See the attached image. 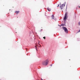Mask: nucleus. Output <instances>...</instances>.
<instances>
[{
    "mask_svg": "<svg viewBox=\"0 0 80 80\" xmlns=\"http://www.w3.org/2000/svg\"><path fill=\"white\" fill-rule=\"evenodd\" d=\"M48 63V60H47L43 61L42 62V64L43 65H47Z\"/></svg>",
    "mask_w": 80,
    "mask_h": 80,
    "instance_id": "f257e3e1",
    "label": "nucleus"
},
{
    "mask_svg": "<svg viewBox=\"0 0 80 80\" xmlns=\"http://www.w3.org/2000/svg\"><path fill=\"white\" fill-rule=\"evenodd\" d=\"M65 4H62L60 6V8L61 9V10H62V9H63V8H64V7H65Z\"/></svg>",
    "mask_w": 80,
    "mask_h": 80,
    "instance_id": "f03ea898",
    "label": "nucleus"
},
{
    "mask_svg": "<svg viewBox=\"0 0 80 80\" xmlns=\"http://www.w3.org/2000/svg\"><path fill=\"white\" fill-rule=\"evenodd\" d=\"M62 29L64 30L65 32L66 33H68V29L65 27H62Z\"/></svg>",
    "mask_w": 80,
    "mask_h": 80,
    "instance_id": "7ed1b4c3",
    "label": "nucleus"
},
{
    "mask_svg": "<svg viewBox=\"0 0 80 80\" xmlns=\"http://www.w3.org/2000/svg\"><path fill=\"white\" fill-rule=\"evenodd\" d=\"M67 13H66L64 17V18H63V20H67Z\"/></svg>",
    "mask_w": 80,
    "mask_h": 80,
    "instance_id": "20e7f679",
    "label": "nucleus"
},
{
    "mask_svg": "<svg viewBox=\"0 0 80 80\" xmlns=\"http://www.w3.org/2000/svg\"><path fill=\"white\" fill-rule=\"evenodd\" d=\"M19 12H20V11H15V13H16V14H18V13H19Z\"/></svg>",
    "mask_w": 80,
    "mask_h": 80,
    "instance_id": "39448f33",
    "label": "nucleus"
},
{
    "mask_svg": "<svg viewBox=\"0 0 80 80\" xmlns=\"http://www.w3.org/2000/svg\"><path fill=\"white\" fill-rule=\"evenodd\" d=\"M48 10L49 12H50V11H51V9L48 8Z\"/></svg>",
    "mask_w": 80,
    "mask_h": 80,
    "instance_id": "423d86ee",
    "label": "nucleus"
},
{
    "mask_svg": "<svg viewBox=\"0 0 80 80\" xmlns=\"http://www.w3.org/2000/svg\"><path fill=\"white\" fill-rule=\"evenodd\" d=\"M65 24H62L61 25V26H62V27H64V26H65Z\"/></svg>",
    "mask_w": 80,
    "mask_h": 80,
    "instance_id": "0eeeda50",
    "label": "nucleus"
},
{
    "mask_svg": "<svg viewBox=\"0 0 80 80\" xmlns=\"http://www.w3.org/2000/svg\"><path fill=\"white\" fill-rule=\"evenodd\" d=\"M52 19H54V15H52Z\"/></svg>",
    "mask_w": 80,
    "mask_h": 80,
    "instance_id": "6e6552de",
    "label": "nucleus"
},
{
    "mask_svg": "<svg viewBox=\"0 0 80 80\" xmlns=\"http://www.w3.org/2000/svg\"><path fill=\"white\" fill-rule=\"evenodd\" d=\"M78 25H79V26H80V22H79L78 23Z\"/></svg>",
    "mask_w": 80,
    "mask_h": 80,
    "instance_id": "1a4fd4ad",
    "label": "nucleus"
},
{
    "mask_svg": "<svg viewBox=\"0 0 80 80\" xmlns=\"http://www.w3.org/2000/svg\"><path fill=\"white\" fill-rule=\"evenodd\" d=\"M43 38H44V39H45V37H43Z\"/></svg>",
    "mask_w": 80,
    "mask_h": 80,
    "instance_id": "9d476101",
    "label": "nucleus"
},
{
    "mask_svg": "<svg viewBox=\"0 0 80 80\" xmlns=\"http://www.w3.org/2000/svg\"><path fill=\"white\" fill-rule=\"evenodd\" d=\"M35 47L36 48V50H37V47L36 46H35Z\"/></svg>",
    "mask_w": 80,
    "mask_h": 80,
    "instance_id": "9b49d317",
    "label": "nucleus"
},
{
    "mask_svg": "<svg viewBox=\"0 0 80 80\" xmlns=\"http://www.w3.org/2000/svg\"><path fill=\"white\" fill-rule=\"evenodd\" d=\"M59 7V4L58 5V6L57 7Z\"/></svg>",
    "mask_w": 80,
    "mask_h": 80,
    "instance_id": "f8f14e48",
    "label": "nucleus"
},
{
    "mask_svg": "<svg viewBox=\"0 0 80 80\" xmlns=\"http://www.w3.org/2000/svg\"><path fill=\"white\" fill-rule=\"evenodd\" d=\"M80 32V30L78 32Z\"/></svg>",
    "mask_w": 80,
    "mask_h": 80,
    "instance_id": "ddd939ff",
    "label": "nucleus"
},
{
    "mask_svg": "<svg viewBox=\"0 0 80 80\" xmlns=\"http://www.w3.org/2000/svg\"><path fill=\"white\" fill-rule=\"evenodd\" d=\"M79 8H80V6H79Z\"/></svg>",
    "mask_w": 80,
    "mask_h": 80,
    "instance_id": "4468645a",
    "label": "nucleus"
},
{
    "mask_svg": "<svg viewBox=\"0 0 80 80\" xmlns=\"http://www.w3.org/2000/svg\"><path fill=\"white\" fill-rule=\"evenodd\" d=\"M39 44V45H40V44Z\"/></svg>",
    "mask_w": 80,
    "mask_h": 80,
    "instance_id": "2eb2a0df",
    "label": "nucleus"
},
{
    "mask_svg": "<svg viewBox=\"0 0 80 80\" xmlns=\"http://www.w3.org/2000/svg\"><path fill=\"white\" fill-rule=\"evenodd\" d=\"M52 65H51V66H52Z\"/></svg>",
    "mask_w": 80,
    "mask_h": 80,
    "instance_id": "dca6fc26",
    "label": "nucleus"
}]
</instances>
